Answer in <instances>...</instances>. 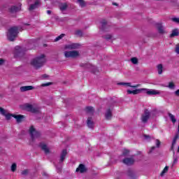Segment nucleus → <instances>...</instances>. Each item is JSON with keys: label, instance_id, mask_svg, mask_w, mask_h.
I'll return each instance as SVG.
<instances>
[{"label": "nucleus", "instance_id": "nucleus-35", "mask_svg": "<svg viewBox=\"0 0 179 179\" xmlns=\"http://www.w3.org/2000/svg\"><path fill=\"white\" fill-rule=\"evenodd\" d=\"M143 137L145 139V141H148V142L150 141L151 139H155V138L148 134H143Z\"/></svg>", "mask_w": 179, "mask_h": 179}, {"label": "nucleus", "instance_id": "nucleus-42", "mask_svg": "<svg viewBox=\"0 0 179 179\" xmlns=\"http://www.w3.org/2000/svg\"><path fill=\"white\" fill-rule=\"evenodd\" d=\"M168 87H169V89H175V88H176V85H174V83L170 82V83H169Z\"/></svg>", "mask_w": 179, "mask_h": 179}, {"label": "nucleus", "instance_id": "nucleus-56", "mask_svg": "<svg viewBox=\"0 0 179 179\" xmlns=\"http://www.w3.org/2000/svg\"><path fill=\"white\" fill-rule=\"evenodd\" d=\"M24 26H30V24H24Z\"/></svg>", "mask_w": 179, "mask_h": 179}, {"label": "nucleus", "instance_id": "nucleus-38", "mask_svg": "<svg viewBox=\"0 0 179 179\" xmlns=\"http://www.w3.org/2000/svg\"><path fill=\"white\" fill-rule=\"evenodd\" d=\"M167 171H169V166H165V168L164 169V170L162 171L160 176L161 177H163L164 176V174H166V173H167Z\"/></svg>", "mask_w": 179, "mask_h": 179}, {"label": "nucleus", "instance_id": "nucleus-15", "mask_svg": "<svg viewBox=\"0 0 179 179\" xmlns=\"http://www.w3.org/2000/svg\"><path fill=\"white\" fill-rule=\"evenodd\" d=\"M100 29L102 31H108V25L107 24V20H102L101 21V27Z\"/></svg>", "mask_w": 179, "mask_h": 179}, {"label": "nucleus", "instance_id": "nucleus-44", "mask_svg": "<svg viewBox=\"0 0 179 179\" xmlns=\"http://www.w3.org/2000/svg\"><path fill=\"white\" fill-rule=\"evenodd\" d=\"M172 22H174V23H178L179 24V18L178 17H173L171 18Z\"/></svg>", "mask_w": 179, "mask_h": 179}, {"label": "nucleus", "instance_id": "nucleus-41", "mask_svg": "<svg viewBox=\"0 0 179 179\" xmlns=\"http://www.w3.org/2000/svg\"><path fill=\"white\" fill-rule=\"evenodd\" d=\"M52 85V83H45L41 85V87H47L48 86H51Z\"/></svg>", "mask_w": 179, "mask_h": 179}, {"label": "nucleus", "instance_id": "nucleus-52", "mask_svg": "<svg viewBox=\"0 0 179 179\" xmlns=\"http://www.w3.org/2000/svg\"><path fill=\"white\" fill-rule=\"evenodd\" d=\"M155 149H156V147H155V146L152 147L148 153H152L153 152V150H155Z\"/></svg>", "mask_w": 179, "mask_h": 179}, {"label": "nucleus", "instance_id": "nucleus-36", "mask_svg": "<svg viewBox=\"0 0 179 179\" xmlns=\"http://www.w3.org/2000/svg\"><path fill=\"white\" fill-rule=\"evenodd\" d=\"M64 37H65V34H62L55 39V41H59V40H62Z\"/></svg>", "mask_w": 179, "mask_h": 179}, {"label": "nucleus", "instance_id": "nucleus-55", "mask_svg": "<svg viewBox=\"0 0 179 179\" xmlns=\"http://www.w3.org/2000/svg\"><path fill=\"white\" fill-rule=\"evenodd\" d=\"M47 13H48V15H51V10H47Z\"/></svg>", "mask_w": 179, "mask_h": 179}, {"label": "nucleus", "instance_id": "nucleus-27", "mask_svg": "<svg viewBox=\"0 0 179 179\" xmlns=\"http://www.w3.org/2000/svg\"><path fill=\"white\" fill-rule=\"evenodd\" d=\"M127 174L128 177H129L130 178H133V179L136 178V175L135 174V172H134V171L131 169H129L127 171Z\"/></svg>", "mask_w": 179, "mask_h": 179}, {"label": "nucleus", "instance_id": "nucleus-46", "mask_svg": "<svg viewBox=\"0 0 179 179\" xmlns=\"http://www.w3.org/2000/svg\"><path fill=\"white\" fill-rule=\"evenodd\" d=\"M129 154V150H124V151L122 152L123 156H128Z\"/></svg>", "mask_w": 179, "mask_h": 179}, {"label": "nucleus", "instance_id": "nucleus-45", "mask_svg": "<svg viewBox=\"0 0 179 179\" xmlns=\"http://www.w3.org/2000/svg\"><path fill=\"white\" fill-rule=\"evenodd\" d=\"M21 174H22V176H27V174H29V170L25 169V170L22 171Z\"/></svg>", "mask_w": 179, "mask_h": 179}, {"label": "nucleus", "instance_id": "nucleus-54", "mask_svg": "<svg viewBox=\"0 0 179 179\" xmlns=\"http://www.w3.org/2000/svg\"><path fill=\"white\" fill-rule=\"evenodd\" d=\"M113 5L115 6H118V3H115V2H113Z\"/></svg>", "mask_w": 179, "mask_h": 179}, {"label": "nucleus", "instance_id": "nucleus-13", "mask_svg": "<svg viewBox=\"0 0 179 179\" xmlns=\"http://www.w3.org/2000/svg\"><path fill=\"white\" fill-rule=\"evenodd\" d=\"M143 92H146V94H148V96H153L156 94H160V92L156 90H148L146 88H143Z\"/></svg>", "mask_w": 179, "mask_h": 179}, {"label": "nucleus", "instance_id": "nucleus-25", "mask_svg": "<svg viewBox=\"0 0 179 179\" xmlns=\"http://www.w3.org/2000/svg\"><path fill=\"white\" fill-rule=\"evenodd\" d=\"M13 118L16 119L17 122L20 123L24 120V115H14Z\"/></svg>", "mask_w": 179, "mask_h": 179}, {"label": "nucleus", "instance_id": "nucleus-24", "mask_svg": "<svg viewBox=\"0 0 179 179\" xmlns=\"http://www.w3.org/2000/svg\"><path fill=\"white\" fill-rule=\"evenodd\" d=\"M113 117V111L110 108L108 109L105 113L106 120H110Z\"/></svg>", "mask_w": 179, "mask_h": 179}, {"label": "nucleus", "instance_id": "nucleus-17", "mask_svg": "<svg viewBox=\"0 0 179 179\" xmlns=\"http://www.w3.org/2000/svg\"><path fill=\"white\" fill-rule=\"evenodd\" d=\"M66 155H68V151L66 150H63L60 155V159L59 161V164L63 163L65 160V157H66Z\"/></svg>", "mask_w": 179, "mask_h": 179}, {"label": "nucleus", "instance_id": "nucleus-18", "mask_svg": "<svg viewBox=\"0 0 179 179\" xmlns=\"http://www.w3.org/2000/svg\"><path fill=\"white\" fill-rule=\"evenodd\" d=\"M143 90H143V88L138 89V90H134L133 91L131 90H128L127 94H139L140 93H142V92H143Z\"/></svg>", "mask_w": 179, "mask_h": 179}, {"label": "nucleus", "instance_id": "nucleus-4", "mask_svg": "<svg viewBox=\"0 0 179 179\" xmlns=\"http://www.w3.org/2000/svg\"><path fill=\"white\" fill-rule=\"evenodd\" d=\"M80 66L84 69H89L92 73H97L99 72V69L92 64H90V63H81Z\"/></svg>", "mask_w": 179, "mask_h": 179}, {"label": "nucleus", "instance_id": "nucleus-16", "mask_svg": "<svg viewBox=\"0 0 179 179\" xmlns=\"http://www.w3.org/2000/svg\"><path fill=\"white\" fill-rule=\"evenodd\" d=\"M76 173L80 171V173H86L87 171V169H86V166L83 164H80L76 170Z\"/></svg>", "mask_w": 179, "mask_h": 179}, {"label": "nucleus", "instance_id": "nucleus-5", "mask_svg": "<svg viewBox=\"0 0 179 179\" xmlns=\"http://www.w3.org/2000/svg\"><path fill=\"white\" fill-rule=\"evenodd\" d=\"M29 134L31 136V139L32 142L34 141L35 138H40L41 134H40V131H36V129H34V126H31L29 129Z\"/></svg>", "mask_w": 179, "mask_h": 179}, {"label": "nucleus", "instance_id": "nucleus-10", "mask_svg": "<svg viewBox=\"0 0 179 179\" xmlns=\"http://www.w3.org/2000/svg\"><path fill=\"white\" fill-rule=\"evenodd\" d=\"M150 118V112L148 109H145L144 111V115L141 117V120L143 122H148V120Z\"/></svg>", "mask_w": 179, "mask_h": 179}, {"label": "nucleus", "instance_id": "nucleus-2", "mask_svg": "<svg viewBox=\"0 0 179 179\" xmlns=\"http://www.w3.org/2000/svg\"><path fill=\"white\" fill-rule=\"evenodd\" d=\"M19 30H20V28L18 27H10L7 34L8 40H9V41H15V38H16L17 37V34H19Z\"/></svg>", "mask_w": 179, "mask_h": 179}, {"label": "nucleus", "instance_id": "nucleus-31", "mask_svg": "<svg viewBox=\"0 0 179 179\" xmlns=\"http://www.w3.org/2000/svg\"><path fill=\"white\" fill-rule=\"evenodd\" d=\"M119 85H127L129 86V87H133L134 89H136V87H138L139 85H131V83H120Z\"/></svg>", "mask_w": 179, "mask_h": 179}, {"label": "nucleus", "instance_id": "nucleus-29", "mask_svg": "<svg viewBox=\"0 0 179 179\" xmlns=\"http://www.w3.org/2000/svg\"><path fill=\"white\" fill-rule=\"evenodd\" d=\"M178 36H179L178 29H175L172 30V33L170 34L169 37L171 38H173V37H177Z\"/></svg>", "mask_w": 179, "mask_h": 179}, {"label": "nucleus", "instance_id": "nucleus-19", "mask_svg": "<svg viewBox=\"0 0 179 179\" xmlns=\"http://www.w3.org/2000/svg\"><path fill=\"white\" fill-rule=\"evenodd\" d=\"M33 89H34V87L31 85H27V86L20 87V92H29V90H33Z\"/></svg>", "mask_w": 179, "mask_h": 179}, {"label": "nucleus", "instance_id": "nucleus-1", "mask_svg": "<svg viewBox=\"0 0 179 179\" xmlns=\"http://www.w3.org/2000/svg\"><path fill=\"white\" fill-rule=\"evenodd\" d=\"M45 64V55H41V56L36 57L31 61V65L35 68V69H38Z\"/></svg>", "mask_w": 179, "mask_h": 179}, {"label": "nucleus", "instance_id": "nucleus-30", "mask_svg": "<svg viewBox=\"0 0 179 179\" xmlns=\"http://www.w3.org/2000/svg\"><path fill=\"white\" fill-rule=\"evenodd\" d=\"M85 111L87 114H94V108L93 106H87L85 108Z\"/></svg>", "mask_w": 179, "mask_h": 179}, {"label": "nucleus", "instance_id": "nucleus-49", "mask_svg": "<svg viewBox=\"0 0 179 179\" xmlns=\"http://www.w3.org/2000/svg\"><path fill=\"white\" fill-rule=\"evenodd\" d=\"M48 78H50V76L47 75V74H43L41 76V78L42 79H48Z\"/></svg>", "mask_w": 179, "mask_h": 179}, {"label": "nucleus", "instance_id": "nucleus-34", "mask_svg": "<svg viewBox=\"0 0 179 179\" xmlns=\"http://www.w3.org/2000/svg\"><path fill=\"white\" fill-rule=\"evenodd\" d=\"M76 36H78V37H83V32L82 30H77L75 32Z\"/></svg>", "mask_w": 179, "mask_h": 179}, {"label": "nucleus", "instance_id": "nucleus-58", "mask_svg": "<svg viewBox=\"0 0 179 179\" xmlns=\"http://www.w3.org/2000/svg\"><path fill=\"white\" fill-rule=\"evenodd\" d=\"M138 155H141V151H139V152H138Z\"/></svg>", "mask_w": 179, "mask_h": 179}, {"label": "nucleus", "instance_id": "nucleus-7", "mask_svg": "<svg viewBox=\"0 0 179 179\" xmlns=\"http://www.w3.org/2000/svg\"><path fill=\"white\" fill-rule=\"evenodd\" d=\"M80 48V44L79 43H71L64 45V50H78Z\"/></svg>", "mask_w": 179, "mask_h": 179}, {"label": "nucleus", "instance_id": "nucleus-14", "mask_svg": "<svg viewBox=\"0 0 179 179\" xmlns=\"http://www.w3.org/2000/svg\"><path fill=\"white\" fill-rule=\"evenodd\" d=\"M122 163H124V164H126V166H132V164L135 163V159L132 157H127L122 160Z\"/></svg>", "mask_w": 179, "mask_h": 179}, {"label": "nucleus", "instance_id": "nucleus-20", "mask_svg": "<svg viewBox=\"0 0 179 179\" xmlns=\"http://www.w3.org/2000/svg\"><path fill=\"white\" fill-rule=\"evenodd\" d=\"M39 146L43 150V152L45 153V155H48V153H50V149H48V147H47V144H45L44 143H41L39 144Z\"/></svg>", "mask_w": 179, "mask_h": 179}, {"label": "nucleus", "instance_id": "nucleus-37", "mask_svg": "<svg viewBox=\"0 0 179 179\" xmlns=\"http://www.w3.org/2000/svg\"><path fill=\"white\" fill-rule=\"evenodd\" d=\"M78 2L79 3L80 6H81V8H85V6H86V2H85V1L78 0Z\"/></svg>", "mask_w": 179, "mask_h": 179}, {"label": "nucleus", "instance_id": "nucleus-53", "mask_svg": "<svg viewBox=\"0 0 179 179\" xmlns=\"http://www.w3.org/2000/svg\"><path fill=\"white\" fill-rule=\"evenodd\" d=\"M3 62H5V60L0 59V65H3Z\"/></svg>", "mask_w": 179, "mask_h": 179}, {"label": "nucleus", "instance_id": "nucleus-33", "mask_svg": "<svg viewBox=\"0 0 179 179\" xmlns=\"http://www.w3.org/2000/svg\"><path fill=\"white\" fill-rule=\"evenodd\" d=\"M157 69L158 71L159 75H162L163 73V64H159L157 66Z\"/></svg>", "mask_w": 179, "mask_h": 179}, {"label": "nucleus", "instance_id": "nucleus-6", "mask_svg": "<svg viewBox=\"0 0 179 179\" xmlns=\"http://www.w3.org/2000/svg\"><path fill=\"white\" fill-rule=\"evenodd\" d=\"M64 57L66 58H76V57H79V51L78 50L65 51Z\"/></svg>", "mask_w": 179, "mask_h": 179}, {"label": "nucleus", "instance_id": "nucleus-39", "mask_svg": "<svg viewBox=\"0 0 179 179\" xmlns=\"http://www.w3.org/2000/svg\"><path fill=\"white\" fill-rule=\"evenodd\" d=\"M131 61L132 64H134V65H137V64H138V62H139L138 61V58H136V57H132L131 59Z\"/></svg>", "mask_w": 179, "mask_h": 179}, {"label": "nucleus", "instance_id": "nucleus-32", "mask_svg": "<svg viewBox=\"0 0 179 179\" xmlns=\"http://www.w3.org/2000/svg\"><path fill=\"white\" fill-rule=\"evenodd\" d=\"M168 115H169L171 121H172L173 124H176V122H177V120L176 119V116H174V115L169 113Z\"/></svg>", "mask_w": 179, "mask_h": 179}, {"label": "nucleus", "instance_id": "nucleus-26", "mask_svg": "<svg viewBox=\"0 0 179 179\" xmlns=\"http://www.w3.org/2000/svg\"><path fill=\"white\" fill-rule=\"evenodd\" d=\"M179 138V134H176L175 137L173 138V140L172 141V145L171 147V150H174V146L176 145V143H177V139Z\"/></svg>", "mask_w": 179, "mask_h": 179}, {"label": "nucleus", "instance_id": "nucleus-28", "mask_svg": "<svg viewBox=\"0 0 179 179\" xmlns=\"http://www.w3.org/2000/svg\"><path fill=\"white\" fill-rule=\"evenodd\" d=\"M19 10H20V8L16 6H13L9 8V12H10V13H16V12H19Z\"/></svg>", "mask_w": 179, "mask_h": 179}, {"label": "nucleus", "instance_id": "nucleus-8", "mask_svg": "<svg viewBox=\"0 0 179 179\" xmlns=\"http://www.w3.org/2000/svg\"><path fill=\"white\" fill-rule=\"evenodd\" d=\"M155 26L159 34H166V28L163 26V24L157 23Z\"/></svg>", "mask_w": 179, "mask_h": 179}, {"label": "nucleus", "instance_id": "nucleus-43", "mask_svg": "<svg viewBox=\"0 0 179 179\" xmlns=\"http://www.w3.org/2000/svg\"><path fill=\"white\" fill-rule=\"evenodd\" d=\"M16 168H17V165L16 164H13L11 165V171H13V173H15V171H16Z\"/></svg>", "mask_w": 179, "mask_h": 179}, {"label": "nucleus", "instance_id": "nucleus-40", "mask_svg": "<svg viewBox=\"0 0 179 179\" xmlns=\"http://www.w3.org/2000/svg\"><path fill=\"white\" fill-rule=\"evenodd\" d=\"M103 38H105V40H107V41H108V40H111V38H113V35H110V34L105 35L103 36Z\"/></svg>", "mask_w": 179, "mask_h": 179}, {"label": "nucleus", "instance_id": "nucleus-51", "mask_svg": "<svg viewBox=\"0 0 179 179\" xmlns=\"http://www.w3.org/2000/svg\"><path fill=\"white\" fill-rule=\"evenodd\" d=\"M174 94H175V96H176L177 97H179V89L177 90L176 91H175Z\"/></svg>", "mask_w": 179, "mask_h": 179}, {"label": "nucleus", "instance_id": "nucleus-9", "mask_svg": "<svg viewBox=\"0 0 179 179\" xmlns=\"http://www.w3.org/2000/svg\"><path fill=\"white\" fill-rule=\"evenodd\" d=\"M41 6V1L40 0H36L34 3L31 4L29 8V10H34Z\"/></svg>", "mask_w": 179, "mask_h": 179}, {"label": "nucleus", "instance_id": "nucleus-21", "mask_svg": "<svg viewBox=\"0 0 179 179\" xmlns=\"http://www.w3.org/2000/svg\"><path fill=\"white\" fill-rule=\"evenodd\" d=\"M39 146L43 150V152L45 153V155H48V153H50V149H48V147H47V144H45L44 143H41L39 144Z\"/></svg>", "mask_w": 179, "mask_h": 179}, {"label": "nucleus", "instance_id": "nucleus-11", "mask_svg": "<svg viewBox=\"0 0 179 179\" xmlns=\"http://www.w3.org/2000/svg\"><path fill=\"white\" fill-rule=\"evenodd\" d=\"M0 113L1 114V115H4V117H6V120H10V118H12V117H13V114H10V113H7L6 114V110L5 109H3V108H1L0 107Z\"/></svg>", "mask_w": 179, "mask_h": 179}, {"label": "nucleus", "instance_id": "nucleus-23", "mask_svg": "<svg viewBox=\"0 0 179 179\" xmlns=\"http://www.w3.org/2000/svg\"><path fill=\"white\" fill-rule=\"evenodd\" d=\"M87 125L88 128H91V129H93L94 128V122L93 120H92V117H88L87 120Z\"/></svg>", "mask_w": 179, "mask_h": 179}, {"label": "nucleus", "instance_id": "nucleus-3", "mask_svg": "<svg viewBox=\"0 0 179 179\" xmlns=\"http://www.w3.org/2000/svg\"><path fill=\"white\" fill-rule=\"evenodd\" d=\"M22 110H25V111H28L29 113H32L33 114H38L40 113V108L37 107L33 106V105L27 103L20 106Z\"/></svg>", "mask_w": 179, "mask_h": 179}, {"label": "nucleus", "instance_id": "nucleus-48", "mask_svg": "<svg viewBox=\"0 0 179 179\" xmlns=\"http://www.w3.org/2000/svg\"><path fill=\"white\" fill-rule=\"evenodd\" d=\"M175 52L179 55V43L176 45Z\"/></svg>", "mask_w": 179, "mask_h": 179}, {"label": "nucleus", "instance_id": "nucleus-50", "mask_svg": "<svg viewBox=\"0 0 179 179\" xmlns=\"http://www.w3.org/2000/svg\"><path fill=\"white\" fill-rule=\"evenodd\" d=\"M160 145H161L160 141L159 139H157L156 140L157 148H160Z\"/></svg>", "mask_w": 179, "mask_h": 179}, {"label": "nucleus", "instance_id": "nucleus-47", "mask_svg": "<svg viewBox=\"0 0 179 179\" xmlns=\"http://www.w3.org/2000/svg\"><path fill=\"white\" fill-rule=\"evenodd\" d=\"M178 162V158H177V157H173V162L172 164V166H174V164H176Z\"/></svg>", "mask_w": 179, "mask_h": 179}, {"label": "nucleus", "instance_id": "nucleus-22", "mask_svg": "<svg viewBox=\"0 0 179 179\" xmlns=\"http://www.w3.org/2000/svg\"><path fill=\"white\" fill-rule=\"evenodd\" d=\"M68 3H59V8L61 12H65L66 9H68Z\"/></svg>", "mask_w": 179, "mask_h": 179}, {"label": "nucleus", "instance_id": "nucleus-57", "mask_svg": "<svg viewBox=\"0 0 179 179\" xmlns=\"http://www.w3.org/2000/svg\"><path fill=\"white\" fill-rule=\"evenodd\" d=\"M178 152H179V145H178Z\"/></svg>", "mask_w": 179, "mask_h": 179}, {"label": "nucleus", "instance_id": "nucleus-12", "mask_svg": "<svg viewBox=\"0 0 179 179\" xmlns=\"http://www.w3.org/2000/svg\"><path fill=\"white\" fill-rule=\"evenodd\" d=\"M15 55L17 57H22V55H24V51H23V49L20 46H16L15 48Z\"/></svg>", "mask_w": 179, "mask_h": 179}]
</instances>
